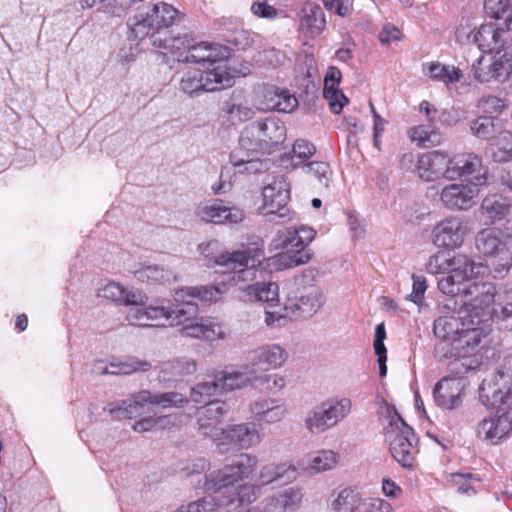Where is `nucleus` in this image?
Here are the masks:
<instances>
[{
    "mask_svg": "<svg viewBox=\"0 0 512 512\" xmlns=\"http://www.w3.org/2000/svg\"><path fill=\"white\" fill-rule=\"evenodd\" d=\"M488 306L463 301L455 316H439L434 320L433 332L438 339L434 347L439 361L453 360L450 370L460 373L458 366L474 370L481 365L482 340L490 333Z\"/></svg>",
    "mask_w": 512,
    "mask_h": 512,
    "instance_id": "nucleus-1",
    "label": "nucleus"
},
{
    "mask_svg": "<svg viewBox=\"0 0 512 512\" xmlns=\"http://www.w3.org/2000/svg\"><path fill=\"white\" fill-rule=\"evenodd\" d=\"M257 464L258 458L253 454L243 452L236 455L222 468L206 474L203 478L201 488L219 495L205 496L180 506L174 512H216L219 508H236L255 502L258 495L257 487L236 484L249 478Z\"/></svg>",
    "mask_w": 512,
    "mask_h": 512,
    "instance_id": "nucleus-2",
    "label": "nucleus"
},
{
    "mask_svg": "<svg viewBox=\"0 0 512 512\" xmlns=\"http://www.w3.org/2000/svg\"><path fill=\"white\" fill-rule=\"evenodd\" d=\"M263 253V243L259 239L254 247L226 252L219 255L215 263L224 268L227 282L238 287V298L244 302H264L267 306L279 300V287L274 282L256 281V258Z\"/></svg>",
    "mask_w": 512,
    "mask_h": 512,
    "instance_id": "nucleus-3",
    "label": "nucleus"
},
{
    "mask_svg": "<svg viewBox=\"0 0 512 512\" xmlns=\"http://www.w3.org/2000/svg\"><path fill=\"white\" fill-rule=\"evenodd\" d=\"M480 266L465 254L457 253L448 258V274L438 280V289L446 295L461 296L463 301L489 306L495 296V286L490 282L473 281Z\"/></svg>",
    "mask_w": 512,
    "mask_h": 512,
    "instance_id": "nucleus-4",
    "label": "nucleus"
},
{
    "mask_svg": "<svg viewBox=\"0 0 512 512\" xmlns=\"http://www.w3.org/2000/svg\"><path fill=\"white\" fill-rule=\"evenodd\" d=\"M316 231L305 225H295L279 230L272 240L281 253L268 259V265L276 270L295 268L310 261L312 253L307 246L313 241Z\"/></svg>",
    "mask_w": 512,
    "mask_h": 512,
    "instance_id": "nucleus-5",
    "label": "nucleus"
},
{
    "mask_svg": "<svg viewBox=\"0 0 512 512\" xmlns=\"http://www.w3.org/2000/svg\"><path fill=\"white\" fill-rule=\"evenodd\" d=\"M173 302L172 306H147L142 307L140 304L131 307L127 314L128 322L133 326L142 327H165L182 324L189 317L197 314L198 308L191 303Z\"/></svg>",
    "mask_w": 512,
    "mask_h": 512,
    "instance_id": "nucleus-6",
    "label": "nucleus"
},
{
    "mask_svg": "<svg viewBox=\"0 0 512 512\" xmlns=\"http://www.w3.org/2000/svg\"><path fill=\"white\" fill-rule=\"evenodd\" d=\"M286 139V127L277 118H265L246 125L241 131L239 145L245 151L269 153Z\"/></svg>",
    "mask_w": 512,
    "mask_h": 512,
    "instance_id": "nucleus-7",
    "label": "nucleus"
},
{
    "mask_svg": "<svg viewBox=\"0 0 512 512\" xmlns=\"http://www.w3.org/2000/svg\"><path fill=\"white\" fill-rule=\"evenodd\" d=\"M484 10L495 22L480 26L474 41L483 52H494L502 46V34L512 30L511 10L503 5V0H485Z\"/></svg>",
    "mask_w": 512,
    "mask_h": 512,
    "instance_id": "nucleus-8",
    "label": "nucleus"
},
{
    "mask_svg": "<svg viewBox=\"0 0 512 512\" xmlns=\"http://www.w3.org/2000/svg\"><path fill=\"white\" fill-rule=\"evenodd\" d=\"M175 77L179 90L187 95L218 91L233 85V78L227 67L220 65L206 71L187 68L178 71Z\"/></svg>",
    "mask_w": 512,
    "mask_h": 512,
    "instance_id": "nucleus-9",
    "label": "nucleus"
},
{
    "mask_svg": "<svg viewBox=\"0 0 512 512\" xmlns=\"http://www.w3.org/2000/svg\"><path fill=\"white\" fill-rule=\"evenodd\" d=\"M352 411L348 397H330L310 409L305 417V427L313 435L322 434L342 422Z\"/></svg>",
    "mask_w": 512,
    "mask_h": 512,
    "instance_id": "nucleus-10",
    "label": "nucleus"
},
{
    "mask_svg": "<svg viewBox=\"0 0 512 512\" xmlns=\"http://www.w3.org/2000/svg\"><path fill=\"white\" fill-rule=\"evenodd\" d=\"M385 436L394 460L405 469H413L418 452L413 444L414 432L396 411L389 421Z\"/></svg>",
    "mask_w": 512,
    "mask_h": 512,
    "instance_id": "nucleus-11",
    "label": "nucleus"
},
{
    "mask_svg": "<svg viewBox=\"0 0 512 512\" xmlns=\"http://www.w3.org/2000/svg\"><path fill=\"white\" fill-rule=\"evenodd\" d=\"M475 245L480 254L490 260L495 278H502L512 267V254L501 238L498 229L488 227L480 230L475 237Z\"/></svg>",
    "mask_w": 512,
    "mask_h": 512,
    "instance_id": "nucleus-12",
    "label": "nucleus"
},
{
    "mask_svg": "<svg viewBox=\"0 0 512 512\" xmlns=\"http://www.w3.org/2000/svg\"><path fill=\"white\" fill-rule=\"evenodd\" d=\"M262 195L261 209L270 222L282 224L293 219L294 213L287 208L290 197L289 184L283 176L268 177Z\"/></svg>",
    "mask_w": 512,
    "mask_h": 512,
    "instance_id": "nucleus-13",
    "label": "nucleus"
},
{
    "mask_svg": "<svg viewBox=\"0 0 512 512\" xmlns=\"http://www.w3.org/2000/svg\"><path fill=\"white\" fill-rule=\"evenodd\" d=\"M154 15L153 5L139 8L130 23L131 35L137 39L150 36L153 46L171 51L173 48H180L178 43L184 45V41L180 37L162 38L159 36Z\"/></svg>",
    "mask_w": 512,
    "mask_h": 512,
    "instance_id": "nucleus-14",
    "label": "nucleus"
},
{
    "mask_svg": "<svg viewBox=\"0 0 512 512\" xmlns=\"http://www.w3.org/2000/svg\"><path fill=\"white\" fill-rule=\"evenodd\" d=\"M479 398L486 406L507 404L512 399V372L496 370L484 378L479 387Z\"/></svg>",
    "mask_w": 512,
    "mask_h": 512,
    "instance_id": "nucleus-15",
    "label": "nucleus"
},
{
    "mask_svg": "<svg viewBox=\"0 0 512 512\" xmlns=\"http://www.w3.org/2000/svg\"><path fill=\"white\" fill-rule=\"evenodd\" d=\"M181 38L184 41V45L179 44L180 48H173V50H187L185 55L182 53L179 54V62H192L197 64L217 63L216 66H226L223 63V61L229 57V51L226 47L208 42L191 44L185 37Z\"/></svg>",
    "mask_w": 512,
    "mask_h": 512,
    "instance_id": "nucleus-16",
    "label": "nucleus"
},
{
    "mask_svg": "<svg viewBox=\"0 0 512 512\" xmlns=\"http://www.w3.org/2000/svg\"><path fill=\"white\" fill-rule=\"evenodd\" d=\"M469 233L468 223L460 216H448L432 230L433 243L437 247L455 249L462 245Z\"/></svg>",
    "mask_w": 512,
    "mask_h": 512,
    "instance_id": "nucleus-17",
    "label": "nucleus"
},
{
    "mask_svg": "<svg viewBox=\"0 0 512 512\" xmlns=\"http://www.w3.org/2000/svg\"><path fill=\"white\" fill-rule=\"evenodd\" d=\"M324 304L323 294L317 285L298 288L294 295H289L285 309L294 318H307L314 315Z\"/></svg>",
    "mask_w": 512,
    "mask_h": 512,
    "instance_id": "nucleus-18",
    "label": "nucleus"
},
{
    "mask_svg": "<svg viewBox=\"0 0 512 512\" xmlns=\"http://www.w3.org/2000/svg\"><path fill=\"white\" fill-rule=\"evenodd\" d=\"M478 194V186L473 183H452L442 188L440 201L448 210L466 211L475 204Z\"/></svg>",
    "mask_w": 512,
    "mask_h": 512,
    "instance_id": "nucleus-19",
    "label": "nucleus"
},
{
    "mask_svg": "<svg viewBox=\"0 0 512 512\" xmlns=\"http://www.w3.org/2000/svg\"><path fill=\"white\" fill-rule=\"evenodd\" d=\"M415 167L418 176L426 182L441 178L450 180V156L445 152L435 150L423 153Z\"/></svg>",
    "mask_w": 512,
    "mask_h": 512,
    "instance_id": "nucleus-20",
    "label": "nucleus"
},
{
    "mask_svg": "<svg viewBox=\"0 0 512 512\" xmlns=\"http://www.w3.org/2000/svg\"><path fill=\"white\" fill-rule=\"evenodd\" d=\"M450 181L465 176H473L476 181L473 185L486 183L487 170L482 164L481 157L468 153L450 157Z\"/></svg>",
    "mask_w": 512,
    "mask_h": 512,
    "instance_id": "nucleus-21",
    "label": "nucleus"
},
{
    "mask_svg": "<svg viewBox=\"0 0 512 512\" xmlns=\"http://www.w3.org/2000/svg\"><path fill=\"white\" fill-rule=\"evenodd\" d=\"M197 215L205 222L215 224H237L243 221L244 211L235 206H228L222 200H213L201 206Z\"/></svg>",
    "mask_w": 512,
    "mask_h": 512,
    "instance_id": "nucleus-22",
    "label": "nucleus"
},
{
    "mask_svg": "<svg viewBox=\"0 0 512 512\" xmlns=\"http://www.w3.org/2000/svg\"><path fill=\"white\" fill-rule=\"evenodd\" d=\"M256 106L260 111L290 113L298 106V101L288 91L271 86L257 97Z\"/></svg>",
    "mask_w": 512,
    "mask_h": 512,
    "instance_id": "nucleus-23",
    "label": "nucleus"
},
{
    "mask_svg": "<svg viewBox=\"0 0 512 512\" xmlns=\"http://www.w3.org/2000/svg\"><path fill=\"white\" fill-rule=\"evenodd\" d=\"M287 358V351L280 345L266 344L248 353L247 364L250 368L275 369L281 367Z\"/></svg>",
    "mask_w": 512,
    "mask_h": 512,
    "instance_id": "nucleus-24",
    "label": "nucleus"
},
{
    "mask_svg": "<svg viewBox=\"0 0 512 512\" xmlns=\"http://www.w3.org/2000/svg\"><path fill=\"white\" fill-rule=\"evenodd\" d=\"M193 316L185 320L181 325L179 333L182 337L204 339L215 341L224 339L226 333L223 327L215 321L208 318L192 319Z\"/></svg>",
    "mask_w": 512,
    "mask_h": 512,
    "instance_id": "nucleus-25",
    "label": "nucleus"
},
{
    "mask_svg": "<svg viewBox=\"0 0 512 512\" xmlns=\"http://www.w3.org/2000/svg\"><path fill=\"white\" fill-rule=\"evenodd\" d=\"M462 379L453 377L442 378L433 389V397L437 406L443 409H454L460 406L462 391L464 389Z\"/></svg>",
    "mask_w": 512,
    "mask_h": 512,
    "instance_id": "nucleus-26",
    "label": "nucleus"
},
{
    "mask_svg": "<svg viewBox=\"0 0 512 512\" xmlns=\"http://www.w3.org/2000/svg\"><path fill=\"white\" fill-rule=\"evenodd\" d=\"M150 391L143 390L135 393L131 398L109 403L105 410L115 418H134L144 411V406L150 404Z\"/></svg>",
    "mask_w": 512,
    "mask_h": 512,
    "instance_id": "nucleus-27",
    "label": "nucleus"
},
{
    "mask_svg": "<svg viewBox=\"0 0 512 512\" xmlns=\"http://www.w3.org/2000/svg\"><path fill=\"white\" fill-rule=\"evenodd\" d=\"M226 292V283L222 286H197V287H183L177 289L173 295V301L182 303L185 307V302L191 303L197 307L194 302L199 299L204 303L216 302L221 294Z\"/></svg>",
    "mask_w": 512,
    "mask_h": 512,
    "instance_id": "nucleus-28",
    "label": "nucleus"
},
{
    "mask_svg": "<svg viewBox=\"0 0 512 512\" xmlns=\"http://www.w3.org/2000/svg\"><path fill=\"white\" fill-rule=\"evenodd\" d=\"M512 202L502 195L486 196L480 206V215L485 224H495L510 215Z\"/></svg>",
    "mask_w": 512,
    "mask_h": 512,
    "instance_id": "nucleus-29",
    "label": "nucleus"
},
{
    "mask_svg": "<svg viewBox=\"0 0 512 512\" xmlns=\"http://www.w3.org/2000/svg\"><path fill=\"white\" fill-rule=\"evenodd\" d=\"M511 421L499 413L484 418L477 427V435L492 444H497L510 431Z\"/></svg>",
    "mask_w": 512,
    "mask_h": 512,
    "instance_id": "nucleus-30",
    "label": "nucleus"
},
{
    "mask_svg": "<svg viewBox=\"0 0 512 512\" xmlns=\"http://www.w3.org/2000/svg\"><path fill=\"white\" fill-rule=\"evenodd\" d=\"M340 81L341 71L334 66L329 67L324 78L323 95L334 114H339L348 102L344 93L338 89Z\"/></svg>",
    "mask_w": 512,
    "mask_h": 512,
    "instance_id": "nucleus-31",
    "label": "nucleus"
},
{
    "mask_svg": "<svg viewBox=\"0 0 512 512\" xmlns=\"http://www.w3.org/2000/svg\"><path fill=\"white\" fill-rule=\"evenodd\" d=\"M229 405L220 400L208 402L200 411L198 418V432L207 436L214 429L218 428L217 424L229 411Z\"/></svg>",
    "mask_w": 512,
    "mask_h": 512,
    "instance_id": "nucleus-32",
    "label": "nucleus"
},
{
    "mask_svg": "<svg viewBox=\"0 0 512 512\" xmlns=\"http://www.w3.org/2000/svg\"><path fill=\"white\" fill-rule=\"evenodd\" d=\"M315 145L306 139H297L292 148L281 155V163L286 169L296 170L309 162L316 153Z\"/></svg>",
    "mask_w": 512,
    "mask_h": 512,
    "instance_id": "nucleus-33",
    "label": "nucleus"
},
{
    "mask_svg": "<svg viewBox=\"0 0 512 512\" xmlns=\"http://www.w3.org/2000/svg\"><path fill=\"white\" fill-rule=\"evenodd\" d=\"M250 412L258 422L275 424L282 421L286 415V409L273 398H262L254 401L250 406Z\"/></svg>",
    "mask_w": 512,
    "mask_h": 512,
    "instance_id": "nucleus-34",
    "label": "nucleus"
},
{
    "mask_svg": "<svg viewBox=\"0 0 512 512\" xmlns=\"http://www.w3.org/2000/svg\"><path fill=\"white\" fill-rule=\"evenodd\" d=\"M295 472V468L287 462L282 463H268L263 465L258 474H257V483H242L239 482L236 485H251L258 488L257 499L260 497L261 488L263 486H267L272 484L278 480H281L285 477H289L293 475Z\"/></svg>",
    "mask_w": 512,
    "mask_h": 512,
    "instance_id": "nucleus-35",
    "label": "nucleus"
},
{
    "mask_svg": "<svg viewBox=\"0 0 512 512\" xmlns=\"http://www.w3.org/2000/svg\"><path fill=\"white\" fill-rule=\"evenodd\" d=\"M150 368L149 362L130 358L126 361L113 360L108 365L104 361H96L93 365V372L98 375H127L136 371H148Z\"/></svg>",
    "mask_w": 512,
    "mask_h": 512,
    "instance_id": "nucleus-36",
    "label": "nucleus"
},
{
    "mask_svg": "<svg viewBox=\"0 0 512 512\" xmlns=\"http://www.w3.org/2000/svg\"><path fill=\"white\" fill-rule=\"evenodd\" d=\"M98 295L118 304L131 305L132 307L143 302V296L139 291L128 290L114 281H110L100 288Z\"/></svg>",
    "mask_w": 512,
    "mask_h": 512,
    "instance_id": "nucleus-37",
    "label": "nucleus"
},
{
    "mask_svg": "<svg viewBox=\"0 0 512 512\" xmlns=\"http://www.w3.org/2000/svg\"><path fill=\"white\" fill-rule=\"evenodd\" d=\"M493 308L489 312V324L493 319L498 325L507 330H512V295L509 293L496 294L492 301ZM490 308V305L488 306Z\"/></svg>",
    "mask_w": 512,
    "mask_h": 512,
    "instance_id": "nucleus-38",
    "label": "nucleus"
},
{
    "mask_svg": "<svg viewBox=\"0 0 512 512\" xmlns=\"http://www.w3.org/2000/svg\"><path fill=\"white\" fill-rule=\"evenodd\" d=\"M503 129L502 120L493 116H479L470 124L472 134L486 141H493Z\"/></svg>",
    "mask_w": 512,
    "mask_h": 512,
    "instance_id": "nucleus-39",
    "label": "nucleus"
},
{
    "mask_svg": "<svg viewBox=\"0 0 512 512\" xmlns=\"http://www.w3.org/2000/svg\"><path fill=\"white\" fill-rule=\"evenodd\" d=\"M232 425L237 449H249L261 443L263 434L255 423L245 422Z\"/></svg>",
    "mask_w": 512,
    "mask_h": 512,
    "instance_id": "nucleus-40",
    "label": "nucleus"
},
{
    "mask_svg": "<svg viewBox=\"0 0 512 512\" xmlns=\"http://www.w3.org/2000/svg\"><path fill=\"white\" fill-rule=\"evenodd\" d=\"M249 368L248 364H245L238 370L217 372L222 391H233L248 386L251 382Z\"/></svg>",
    "mask_w": 512,
    "mask_h": 512,
    "instance_id": "nucleus-41",
    "label": "nucleus"
},
{
    "mask_svg": "<svg viewBox=\"0 0 512 512\" xmlns=\"http://www.w3.org/2000/svg\"><path fill=\"white\" fill-rule=\"evenodd\" d=\"M258 153L245 151L241 146L231 152L229 159L230 163L238 169L240 173L243 172H259L262 168V162L255 157Z\"/></svg>",
    "mask_w": 512,
    "mask_h": 512,
    "instance_id": "nucleus-42",
    "label": "nucleus"
},
{
    "mask_svg": "<svg viewBox=\"0 0 512 512\" xmlns=\"http://www.w3.org/2000/svg\"><path fill=\"white\" fill-rule=\"evenodd\" d=\"M360 500L361 497L356 491L345 488L332 494L330 507L333 512H355Z\"/></svg>",
    "mask_w": 512,
    "mask_h": 512,
    "instance_id": "nucleus-43",
    "label": "nucleus"
},
{
    "mask_svg": "<svg viewBox=\"0 0 512 512\" xmlns=\"http://www.w3.org/2000/svg\"><path fill=\"white\" fill-rule=\"evenodd\" d=\"M492 158L497 163L512 161V132L503 129L491 143Z\"/></svg>",
    "mask_w": 512,
    "mask_h": 512,
    "instance_id": "nucleus-44",
    "label": "nucleus"
},
{
    "mask_svg": "<svg viewBox=\"0 0 512 512\" xmlns=\"http://www.w3.org/2000/svg\"><path fill=\"white\" fill-rule=\"evenodd\" d=\"M339 459V453L333 450H321L310 456L307 469L313 473L332 470L338 465Z\"/></svg>",
    "mask_w": 512,
    "mask_h": 512,
    "instance_id": "nucleus-45",
    "label": "nucleus"
},
{
    "mask_svg": "<svg viewBox=\"0 0 512 512\" xmlns=\"http://www.w3.org/2000/svg\"><path fill=\"white\" fill-rule=\"evenodd\" d=\"M222 392L218 375L213 378L197 383L191 389L190 398L195 403L207 401L210 397L218 395Z\"/></svg>",
    "mask_w": 512,
    "mask_h": 512,
    "instance_id": "nucleus-46",
    "label": "nucleus"
},
{
    "mask_svg": "<svg viewBox=\"0 0 512 512\" xmlns=\"http://www.w3.org/2000/svg\"><path fill=\"white\" fill-rule=\"evenodd\" d=\"M206 437L211 439L220 454L237 449L232 424L228 425L226 428L218 427Z\"/></svg>",
    "mask_w": 512,
    "mask_h": 512,
    "instance_id": "nucleus-47",
    "label": "nucleus"
},
{
    "mask_svg": "<svg viewBox=\"0 0 512 512\" xmlns=\"http://www.w3.org/2000/svg\"><path fill=\"white\" fill-rule=\"evenodd\" d=\"M427 71L431 79L441 81L445 84L456 83L462 76L460 69L438 62L428 64Z\"/></svg>",
    "mask_w": 512,
    "mask_h": 512,
    "instance_id": "nucleus-48",
    "label": "nucleus"
},
{
    "mask_svg": "<svg viewBox=\"0 0 512 512\" xmlns=\"http://www.w3.org/2000/svg\"><path fill=\"white\" fill-rule=\"evenodd\" d=\"M153 9L159 36L166 34V29L174 24L178 11L167 3L154 4Z\"/></svg>",
    "mask_w": 512,
    "mask_h": 512,
    "instance_id": "nucleus-49",
    "label": "nucleus"
},
{
    "mask_svg": "<svg viewBox=\"0 0 512 512\" xmlns=\"http://www.w3.org/2000/svg\"><path fill=\"white\" fill-rule=\"evenodd\" d=\"M300 169H302L305 175L316 179L321 186L325 188L329 186L332 171L330 165L327 162L309 161Z\"/></svg>",
    "mask_w": 512,
    "mask_h": 512,
    "instance_id": "nucleus-50",
    "label": "nucleus"
},
{
    "mask_svg": "<svg viewBox=\"0 0 512 512\" xmlns=\"http://www.w3.org/2000/svg\"><path fill=\"white\" fill-rule=\"evenodd\" d=\"M135 277L147 283H161L168 281L171 272L164 270L162 267L156 264L142 265L140 268L134 271Z\"/></svg>",
    "mask_w": 512,
    "mask_h": 512,
    "instance_id": "nucleus-51",
    "label": "nucleus"
},
{
    "mask_svg": "<svg viewBox=\"0 0 512 512\" xmlns=\"http://www.w3.org/2000/svg\"><path fill=\"white\" fill-rule=\"evenodd\" d=\"M431 124L432 123L429 122V124H421L412 127L408 132L411 141L422 147L435 145L438 142V138Z\"/></svg>",
    "mask_w": 512,
    "mask_h": 512,
    "instance_id": "nucleus-52",
    "label": "nucleus"
},
{
    "mask_svg": "<svg viewBox=\"0 0 512 512\" xmlns=\"http://www.w3.org/2000/svg\"><path fill=\"white\" fill-rule=\"evenodd\" d=\"M150 405L159 406L163 409L166 408H180L183 407L188 399L179 392H165V393H151L150 392Z\"/></svg>",
    "mask_w": 512,
    "mask_h": 512,
    "instance_id": "nucleus-53",
    "label": "nucleus"
},
{
    "mask_svg": "<svg viewBox=\"0 0 512 512\" xmlns=\"http://www.w3.org/2000/svg\"><path fill=\"white\" fill-rule=\"evenodd\" d=\"M197 369V364L193 359L180 358L163 367V372L171 374L173 377L185 376L194 373Z\"/></svg>",
    "mask_w": 512,
    "mask_h": 512,
    "instance_id": "nucleus-54",
    "label": "nucleus"
},
{
    "mask_svg": "<svg viewBox=\"0 0 512 512\" xmlns=\"http://www.w3.org/2000/svg\"><path fill=\"white\" fill-rule=\"evenodd\" d=\"M489 65L493 79L498 82H504L512 74V58L507 50L502 57L494 60Z\"/></svg>",
    "mask_w": 512,
    "mask_h": 512,
    "instance_id": "nucleus-55",
    "label": "nucleus"
},
{
    "mask_svg": "<svg viewBox=\"0 0 512 512\" xmlns=\"http://www.w3.org/2000/svg\"><path fill=\"white\" fill-rule=\"evenodd\" d=\"M287 319L291 320L294 319V317L290 316V313L285 309V305L281 306L277 302L265 307L264 322L267 326H281Z\"/></svg>",
    "mask_w": 512,
    "mask_h": 512,
    "instance_id": "nucleus-56",
    "label": "nucleus"
},
{
    "mask_svg": "<svg viewBox=\"0 0 512 512\" xmlns=\"http://www.w3.org/2000/svg\"><path fill=\"white\" fill-rule=\"evenodd\" d=\"M476 481H478V479L470 473H454L451 475V482L456 486L457 491L461 494H475L476 490L474 482Z\"/></svg>",
    "mask_w": 512,
    "mask_h": 512,
    "instance_id": "nucleus-57",
    "label": "nucleus"
},
{
    "mask_svg": "<svg viewBox=\"0 0 512 512\" xmlns=\"http://www.w3.org/2000/svg\"><path fill=\"white\" fill-rule=\"evenodd\" d=\"M390 505L379 498L360 500L355 512H389Z\"/></svg>",
    "mask_w": 512,
    "mask_h": 512,
    "instance_id": "nucleus-58",
    "label": "nucleus"
},
{
    "mask_svg": "<svg viewBox=\"0 0 512 512\" xmlns=\"http://www.w3.org/2000/svg\"><path fill=\"white\" fill-rule=\"evenodd\" d=\"M412 281V292L408 297L413 303L419 305L422 303L427 290L426 279L422 275L412 274Z\"/></svg>",
    "mask_w": 512,
    "mask_h": 512,
    "instance_id": "nucleus-59",
    "label": "nucleus"
},
{
    "mask_svg": "<svg viewBox=\"0 0 512 512\" xmlns=\"http://www.w3.org/2000/svg\"><path fill=\"white\" fill-rule=\"evenodd\" d=\"M426 271L433 275L447 273L448 258L441 253L431 255L426 263Z\"/></svg>",
    "mask_w": 512,
    "mask_h": 512,
    "instance_id": "nucleus-60",
    "label": "nucleus"
},
{
    "mask_svg": "<svg viewBox=\"0 0 512 512\" xmlns=\"http://www.w3.org/2000/svg\"><path fill=\"white\" fill-rule=\"evenodd\" d=\"M211 467L210 461L204 457L195 458L189 460L185 463V465L181 468V470L185 473L186 476L201 474Z\"/></svg>",
    "mask_w": 512,
    "mask_h": 512,
    "instance_id": "nucleus-61",
    "label": "nucleus"
},
{
    "mask_svg": "<svg viewBox=\"0 0 512 512\" xmlns=\"http://www.w3.org/2000/svg\"><path fill=\"white\" fill-rule=\"evenodd\" d=\"M479 106L484 113H499L505 108V102L503 99L488 95L483 96L479 101Z\"/></svg>",
    "mask_w": 512,
    "mask_h": 512,
    "instance_id": "nucleus-62",
    "label": "nucleus"
},
{
    "mask_svg": "<svg viewBox=\"0 0 512 512\" xmlns=\"http://www.w3.org/2000/svg\"><path fill=\"white\" fill-rule=\"evenodd\" d=\"M227 113L232 120H237L238 122L250 120L254 116L253 109L244 104L230 105L227 108Z\"/></svg>",
    "mask_w": 512,
    "mask_h": 512,
    "instance_id": "nucleus-63",
    "label": "nucleus"
},
{
    "mask_svg": "<svg viewBox=\"0 0 512 512\" xmlns=\"http://www.w3.org/2000/svg\"><path fill=\"white\" fill-rule=\"evenodd\" d=\"M251 12L260 18L274 19L277 17V9L269 5L267 0L256 1L251 6Z\"/></svg>",
    "mask_w": 512,
    "mask_h": 512,
    "instance_id": "nucleus-64",
    "label": "nucleus"
}]
</instances>
